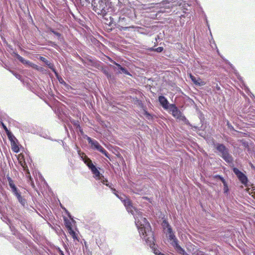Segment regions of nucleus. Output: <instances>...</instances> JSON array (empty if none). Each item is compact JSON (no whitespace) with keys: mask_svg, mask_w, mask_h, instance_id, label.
<instances>
[{"mask_svg":"<svg viewBox=\"0 0 255 255\" xmlns=\"http://www.w3.org/2000/svg\"><path fill=\"white\" fill-rule=\"evenodd\" d=\"M127 211L133 215L135 225L138 228L140 237L148 243L154 242L153 233L149 222L145 217L142 216V213L137 209H135L128 199L122 200Z\"/></svg>","mask_w":255,"mask_h":255,"instance_id":"f257e3e1","label":"nucleus"},{"mask_svg":"<svg viewBox=\"0 0 255 255\" xmlns=\"http://www.w3.org/2000/svg\"><path fill=\"white\" fill-rule=\"evenodd\" d=\"M78 154L81 157L84 162L88 166L89 168L91 170L92 173L94 175L95 177L98 178V179H100L101 177H104L103 176L101 175L97 167L93 164L92 160L88 157L84 153L81 152L80 151H78Z\"/></svg>","mask_w":255,"mask_h":255,"instance_id":"f03ea898","label":"nucleus"},{"mask_svg":"<svg viewBox=\"0 0 255 255\" xmlns=\"http://www.w3.org/2000/svg\"><path fill=\"white\" fill-rule=\"evenodd\" d=\"M216 149L220 153L219 155L227 163L233 161V158L229 153V149L223 143H218L216 144Z\"/></svg>","mask_w":255,"mask_h":255,"instance_id":"7ed1b4c3","label":"nucleus"},{"mask_svg":"<svg viewBox=\"0 0 255 255\" xmlns=\"http://www.w3.org/2000/svg\"><path fill=\"white\" fill-rule=\"evenodd\" d=\"M93 9L98 14L105 15L107 12L106 2L105 0H92Z\"/></svg>","mask_w":255,"mask_h":255,"instance_id":"20e7f679","label":"nucleus"},{"mask_svg":"<svg viewBox=\"0 0 255 255\" xmlns=\"http://www.w3.org/2000/svg\"><path fill=\"white\" fill-rule=\"evenodd\" d=\"M86 138L90 144L91 148L93 149L97 150L104 154L107 157L110 158L109 154L108 152L100 145V144L95 139H92L90 137L85 135Z\"/></svg>","mask_w":255,"mask_h":255,"instance_id":"39448f33","label":"nucleus"},{"mask_svg":"<svg viewBox=\"0 0 255 255\" xmlns=\"http://www.w3.org/2000/svg\"><path fill=\"white\" fill-rule=\"evenodd\" d=\"M168 239L170 241H172V243H171L172 246L174 248L178 254L182 255H189L178 244V241L176 238L173 232L168 235Z\"/></svg>","mask_w":255,"mask_h":255,"instance_id":"423d86ee","label":"nucleus"},{"mask_svg":"<svg viewBox=\"0 0 255 255\" xmlns=\"http://www.w3.org/2000/svg\"><path fill=\"white\" fill-rule=\"evenodd\" d=\"M170 110L172 112V116L179 121H183L185 124L188 123V121L182 114L181 112L177 108L175 104L170 105Z\"/></svg>","mask_w":255,"mask_h":255,"instance_id":"0eeeda50","label":"nucleus"},{"mask_svg":"<svg viewBox=\"0 0 255 255\" xmlns=\"http://www.w3.org/2000/svg\"><path fill=\"white\" fill-rule=\"evenodd\" d=\"M233 170L241 182L245 186L247 187L248 186V179L247 176L237 168H233Z\"/></svg>","mask_w":255,"mask_h":255,"instance_id":"6e6552de","label":"nucleus"},{"mask_svg":"<svg viewBox=\"0 0 255 255\" xmlns=\"http://www.w3.org/2000/svg\"><path fill=\"white\" fill-rule=\"evenodd\" d=\"M7 181L8 182V185L11 188V191L13 193V194L14 196H15L19 194L20 192L14 184V182L12 180V179L10 177H7Z\"/></svg>","mask_w":255,"mask_h":255,"instance_id":"1a4fd4ad","label":"nucleus"},{"mask_svg":"<svg viewBox=\"0 0 255 255\" xmlns=\"http://www.w3.org/2000/svg\"><path fill=\"white\" fill-rule=\"evenodd\" d=\"M158 101L161 106L164 109H168L170 107V105L167 99L163 96H159L158 97Z\"/></svg>","mask_w":255,"mask_h":255,"instance_id":"9d476101","label":"nucleus"},{"mask_svg":"<svg viewBox=\"0 0 255 255\" xmlns=\"http://www.w3.org/2000/svg\"><path fill=\"white\" fill-rule=\"evenodd\" d=\"M190 78L192 81L197 86H202L205 85V82L202 81L200 78H196L195 76L190 74Z\"/></svg>","mask_w":255,"mask_h":255,"instance_id":"9b49d317","label":"nucleus"},{"mask_svg":"<svg viewBox=\"0 0 255 255\" xmlns=\"http://www.w3.org/2000/svg\"><path fill=\"white\" fill-rule=\"evenodd\" d=\"M162 226L164 227V230H166L165 233L167 235L170 234L173 232L171 226L166 221H163Z\"/></svg>","mask_w":255,"mask_h":255,"instance_id":"f8f14e48","label":"nucleus"},{"mask_svg":"<svg viewBox=\"0 0 255 255\" xmlns=\"http://www.w3.org/2000/svg\"><path fill=\"white\" fill-rule=\"evenodd\" d=\"M10 228L11 230V231L13 235L17 236V237L22 241H24V239L23 237H21V235H20L17 231L13 227L10 226Z\"/></svg>","mask_w":255,"mask_h":255,"instance_id":"ddd939ff","label":"nucleus"},{"mask_svg":"<svg viewBox=\"0 0 255 255\" xmlns=\"http://www.w3.org/2000/svg\"><path fill=\"white\" fill-rule=\"evenodd\" d=\"M16 58L23 64L30 65V64L31 63L30 61L26 60L25 59H24L22 57H21L18 54H16Z\"/></svg>","mask_w":255,"mask_h":255,"instance_id":"4468645a","label":"nucleus"},{"mask_svg":"<svg viewBox=\"0 0 255 255\" xmlns=\"http://www.w3.org/2000/svg\"><path fill=\"white\" fill-rule=\"evenodd\" d=\"M118 68L119 70V73H124L127 75H131L130 73L125 68L123 67L120 64L118 65Z\"/></svg>","mask_w":255,"mask_h":255,"instance_id":"2eb2a0df","label":"nucleus"},{"mask_svg":"<svg viewBox=\"0 0 255 255\" xmlns=\"http://www.w3.org/2000/svg\"><path fill=\"white\" fill-rule=\"evenodd\" d=\"M66 227L69 231L70 234L72 236L73 239H77L75 232L73 230L70 223L67 224Z\"/></svg>","mask_w":255,"mask_h":255,"instance_id":"dca6fc26","label":"nucleus"},{"mask_svg":"<svg viewBox=\"0 0 255 255\" xmlns=\"http://www.w3.org/2000/svg\"><path fill=\"white\" fill-rule=\"evenodd\" d=\"M19 203L21 205V206L24 208H27V203L26 199L23 197L22 196L21 198L19 199V200H18Z\"/></svg>","mask_w":255,"mask_h":255,"instance_id":"f3484780","label":"nucleus"},{"mask_svg":"<svg viewBox=\"0 0 255 255\" xmlns=\"http://www.w3.org/2000/svg\"><path fill=\"white\" fill-rule=\"evenodd\" d=\"M144 115L145 116V118L150 121H153V116L151 115L150 114H149L147 111H144Z\"/></svg>","mask_w":255,"mask_h":255,"instance_id":"a211bd4d","label":"nucleus"},{"mask_svg":"<svg viewBox=\"0 0 255 255\" xmlns=\"http://www.w3.org/2000/svg\"><path fill=\"white\" fill-rule=\"evenodd\" d=\"M71 123L76 127L77 129L78 128H80V126L79 125V123L78 121H76L74 120H71Z\"/></svg>","mask_w":255,"mask_h":255,"instance_id":"6ab92c4d","label":"nucleus"},{"mask_svg":"<svg viewBox=\"0 0 255 255\" xmlns=\"http://www.w3.org/2000/svg\"><path fill=\"white\" fill-rule=\"evenodd\" d=\"M105 185L107 186H109L110 188H111L112 189V190H113V193L116 195V196L122 200V198L121 197H120L119 195L116 193L117 191L115 189L112 188L111 186L109 183H106Z\"/></svg>","mask_w":255,"mask_h":255,"instance_id":"aec40b11","label":"nucleus"},{"mask_svg":"<svg viewBox=\"0 0 255 255\" xmlns=\"http://www.w3.org/2000/svg\"><path fill=\"white\" fill-rule=\"evenodd\" d=\"M163 50V48L162 47H157V48H152L151 49V50L152 51H155V52H157L158 53H160V52H161Z\"/></svg>","mask_w":255,"mask_h":255,"instance_id":"412c9836","label":"nucleus"},{"mask_svg":"<svg viewBox=\"0 0 255 255\" xmlns=\"http://www.w3.org/2000/svg\"><path fill=\"white\" fill-rule=\"evenodd\" d=\"M215 178H216V179L220 180L222 181V182L223 183V184H224V183H227L226 181H225V180L224 179V178L222 177V176H221L219 175H216L215 176Z\"/></svg>","mask_w":255,"mask_h":255,"instance_id":"4be33fe9","label":"nucleus"},{"mask_svg":"<svg viewBox=\"0 0 255 255\" xmlns=\"http://www.w3.org/2000/svg\"><path fill=\"white\" fill-rule=\"evenodd\" d=\"M103 73L105 74V75L107 76V77L108 79L111 78L112 75L108 71L106 70H104L103 71Z\"/></svg>","mask_w":255,"mask_h":255,"instance_id":"5701e85b","label":"nucleus"},{"mask_svg":"<svg viewBox=\"0 0 255 255\" xmlns=\"http://www.w3.org/2000/svg\"><path fill=\"white\" fill-rule=\"evenodd\" d=\"M224 192L225 193H228L229 191V188L227 183H224Z\"/></svg>","mask_w":255,"mask_h":255,"instance_id":"b1692460","label":"nucleus"},{"mask_svg":"<svg viewBox=\"0 0 255 255\" xmlns=\"http://www.w3.org/2000/svg\"><path fill=\"white\" fill-rule=\"evenodd\" d=\"M51 32H52L54 35H56L57 36H58L59 38L61 37V34L60 33H59V32H57V31H56L54 30L53 29L51 30Z\"/></svg>","mask_w":255,"mask_h":255,"instance_id":"393cba45","label":"nucleus"},{"mask_svg":"<svg viewBox=\"0 0 255 255\" xmlns=\"http://www.w3.org/2000/svg\"><path fill=\"white\" fill-rule=\"evenodd\" d=\"M58 78V80H59L60 83H61L66 86H68L67 84L66 83V82L64 81V80L62 78Z\"/></svg>","mask_w":255,"mask_h":255,"instance_id":"a878e982","label":"nucleus"},{"mask_svg":"<svg viewBox=\"0 0 255 255\" xmlns=\"http://www.w3.org/2000/svg\"><path fill=\"white\" fill-rule=\"evenodd\" d=\"M169 3V2L167 0H163L161 3H159L161 7L163 6V5L165 4Z\"/></svg>","mask_w":255,"mask_h":255,"instance_id":"bb28decb","label":"nucleus"},{"mask_svg":"<svg viewBox=\"0 0 255 255\" xmlns=\"http://www.w3.org/2000/svg\"><path fill=\"white\" fill-rule=\"evenodd\" d=\"M47 64L48 65L49 68L50 69H51V70H52V71L55 73V74L56 75H57L56 72L55 71L54 68H53V66L52 65L48 64L47 63Z\"/></svg>","mask_w":255,"mask_h":255,"instance_id":"cd10ccee","label":"nucleus"},{"mask_svg":"<svg viewBox=\"0 0 255 255\" xmlns=\"http://www.w3.org/2000/svg\"><path fill=\"white\" fill-rule=\"evenodd\" d=\"M109 59L111 62H112L114 65H116L117 67H118V65H120L119 64L117 63L116 62L112 60L111 58L109 57Z\"/></svg>","mask_w":255,"mask_h":255,"instance_id":"c85d7f7f","label":"nucleus"},{"mask_svg":"<svg viewBox=\"0 0 255 255\" xmlns=\"http://www.w3.org/2000/svg\"><path fill=\"white\" fill-rule=\"evenodd\" d=\"M154 254H156V255H165L163 254H162L161 253L159 252L158 250H155Z\"/></svg>","mask_w":255,"mask_h":255,"instance_id":"c756f323","label":"nucleus"},{"mask_svg":"<svg viewBox=\"0 0 255 255\" xmlns=\"http://www.w3.org/2000/svg\"><path fill=\"white\" fill-rule=\"evenodd\" d=\"M227 126L228 128H229L231 129H234L233 127L232 126V125L229 122H227Z\"/></svg>","mask_w":255,"mask_h":255,"instance_id":"7c9ffc66","label":"nucleus"},{"mask_svg":"<svg viewBox=\"0 0 255 255\" xmlns=\"http://www.w3.org/2000/svg\"><path fill=\"white\" fill-rule=\"evenodd\" d=\"M15 196L16 197V198L17 199V200H19V199L22 197V196L21 195V193H20L19 194L15 195Z\"/></svg>","mask_w":255,"mask_h":255,"instance_id":"2f4dec72","label":"nucleus"},{"mask_svg":"<svg viewBox=\"0 0 255 255\" xmlns=\"http://www.w3.org/2000/svg\"><path fill=\"white\" fill-rule=\"evenodd\" d=\"M13 150L14 152H17L18 151V147L17 146L13 147Z\"/></svg>","mask_w":255,"mask_h":255,"instance_id":"473e14b6","label":"nucleus"},{"mask_svg":"<svg viewBox=\"0 0 255 255\" xmlns=\"http://www.w3.org/2000/svg\"><path fill=\"white\" fill-rule=\"evenodd\" d=\"M196 255H205L203 252L199 251V252H197Z\"/></svg>","mask_w":255,"mask_h":255,"instance_id":"72a5a7b5","label":"nucleus"},{"mask_svg":"<svg viewBox=\"0 0 255 255\" xmlns=\"http://www.w3.org/2000/svg\"><path fill=\"white\" fill-rule=\"evenodd\" d=\"M102 182L105 184L106 183H107V182H108V180L106 179H103L102 181Z\"/></svg>","mask_w":255,"mask_h":255,"instance_id":"f704fd0d","label":"nucleus"},{"mask_svg":"<svg viewBox=\"0 0 255 255\" xmlns=\"http://www.w3.org/2000/svg\"><path fill=\"white\" fill-rule=\"evenodd\" d=\"M77 129H79V131L80 132V133L82 134L83 133V129H82V128L80 127V128H78Z\"/></svg>","mask_w":255,"mask_h":255,"instance_id":"c9c22d12","label":"nucleus"},{"mask_svg":"<svg viewBox=\"0 0 255 255\" xmlns=\"http://www.w3.org/2000/svg\"><path fill=\"white\" fill-rule=\"evenodd\" d=\"M15 77H16L17 78H18V79H19L20 78V77H21L20 75L18 74H15Z\"/></svg>","mask_w":255,"mask_h":255,"instance_id":"e433bc0d","label":"nucleus"},{"mask_svg":"<svg viewBox=\"0 0 255 255\" xmlns=\"http://www.w3.org/2000/svg\"><path fill=\"white\" fill-rule=\"evenodd\" d=\"M29 180L31 182L32 185H33V183L32 182V178L31 176H29Z\"/></svg>","mask_w":255,"mask_h":255,"instance_id":"4c0bfd02","label":"nucleus"},{"mask_svg":"<svg viewBox=\"0 0 255 255\" xmlns=\"http://www.w3.org/2000/svg\"><path fill=\"white\" fill-rule=\"evenodd\" d=\"M16 248H17L18 250H19L20 251L22 252V249L20 246H18V247H16Z\"/></svg>","mask_w":255,"mask_h":255,"instance_id":"58836bf2","label":"nucleus"},{"mask_svg":"<svg viewBox=\"0 0 255 255\" xmlns=\"http://www.w3.org/2000/svg\"><path fill=\"white\" fill-rule=\"evenodd\" d=\"M60 255H65L64 254V253L63 251H60Z\"/></svg>","mask_w":255,"mask_h":255,"instance_id":"ea45409f","label":"nucleus"},{"mask_svg":"<svg viewBox=\"0 0 255 255\" xmlns=\"http://www.w3.org/2000/svg\"><path fill=\"white\" fill-rule=\"evenodd\" d=\"M41 59L43 61L45 62V60H46V59H45V58H44V57H41Z\"/></svg>","mask_w":255,"mask_h":255,"instance_id":"a19ab883","label":"nucleus"},{"mask_svg":"<svg viewBox=\"0 0 255 255\" xmlns=\"http://www.w3.org/2000/svg\"><path fill=\"white\" fill-rule=\"evenodd\" d=\"M216 89H217V90H220V87H219V86H218V85H217V86H216Z\"/></svg>","mask_w":255,"mask_h":255,"instance_id":"79ce46f5","label":"nucleus"},{"mask_svg":"<svg viewBox=\"0 0 255 255\" xmlns=\"http://www.w3.org/2000/svg\"><path fill=\"white\" fill-rule=\"evenodd\" d=\"M86 2H88L89 3H90V0H85Z\"/></svg>","mask_w":255,"mask_h":255,"instance_id":"37998d69","label":"nucleus"},{"mask_svg":"<svg viewBox=\"0 0 255 255\" xmlns=\"http://www.w3.org/2000/svg\"><path fill=\"white\" fill-rule=\"evenodd\" d=\"M165 8H170V6H165Z\"/></svg>","mask_w":255,"mask_h":255,"instance_id":"c03bdc74","label":"nucleus"},{"mask_svg":"<svg viewBox=\"0 0 255 255\" xmlns=\"http://www.w3.org/2000/svg\"><path fill=\"white\" fill-rule=\"evenodd\" d=\"M7 134H8V136L9 138H10V134H8V133Z\"/></svg>","mask_w":255,"mask_h":255,"instance_id":"a18cd8bd","label":"nucleus"},{"mask_svg":"<svg viewBox=\"0 0 255 255\" xmlns=\"http://www.w3.org/2000/svg\"><path fill=\"white\" fill-rule=\"evenodd\" d=\"M4 128L5 129H6V130L7 129L6 127L5 126H4Z\"/></svg>","mask_w":255,"mask_h":255,"instance_id":"49530a36","label":"nucleus"},{"mask_svg":"<svg viewBox=\"0 0 255 255\" xmlns=\"http://www.w3.org/2000/svg\"><path fill=\"white\" fill-rule=\"evenodd\" d=\"M253 190H255V187H253Z\"/></svg>","mask_w":255,"mask_h":255,"instance_id":"de8ad7c7","label":"nucleus"},{"mask_svg":"<svg viewBox=\"0 0 255 255\" xmlns=\"http://www.w3.org/2000/svg\"><path fill=\"white\" fill-rule=\"evenodd\" d=\"M55 46H57V45L54 44V47H55Z\"/></svg>","mask_w":255,"mask_h":255,"instance_id":"09e8293b","label":"nucleus"},{"mask_svg":"<svg viewBox=\"0 0 255 255\" xmlns=\"http://www.w3.org/2000/svg\"><path fill=\"white\" fill-rule=\"evenodd\" d=\"M254 194H255V192L254 193Z\"/></svg>","mask_w":255,"mask_h":255,"instance_id":"8fccbe9b","label":"nucleus"}]
</instances>
